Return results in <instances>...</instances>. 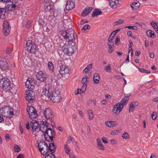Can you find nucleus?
Here are the masks:
<instances>
[{
    "instance_id": "obj_1",
    "label": "nucleus",
    "mask_w": 158,
    "mask_h": 158,
    "mask_svg": "<svg viewBox=\"0 0 158 158\" xmlns=\"http://www.w3.org/2000/svg\"><path fill=\"white\" fill-rule=\"evenodd\" d=\"M74 31L72 29H69L66 31H62L61 33V39L69 43L74 42L76 39L74 35Z\"/></svg>"
},
{
    "instance_id": "obj_2",
    "label": "nucleus",
    "mask_w": 158,
    "mask_h": 158,
    "mask_svg": "<svg viewBox=\"0 0 158 158\" xmlns=\"http://www.w3.org/2000/svg\"><path fill=\"white\" fill-rule=\"evenodd\" d=\"M77 49V45L75 42L68 43L67 45H64L63 47L64 52L69 56H71Z\"/></svg>"
},
{
    "instance_id": "obj_3",
    "label": "nucleus",
    "mask_w": 158,
    "mask_h": 158,
    "mask_svg": "<svg viewBox=\"0 0 158 158\" xmlns=\"http://www.w3.org/2000/svg\"><path fill=\"white\" fill-rule=\"evenodd\" d=\"M0 86L6 92H11L12 88L9 79L6 78H2L0 80Z\"/></svg>"
},
{
    "instance_id": "obj_4",
    "label": "nucleus",
    "mask_w": 158,
    "mask_h": 158,
    "mask_svg": "<svg viewBox=\"0 0 158 158\" xmlns=\"http://www.w3.org/2000/svg\"><path fill=\"white\" fill-rule=\"evenodd\" d=\"M38 145L39 150L41 154L46 155L49 153V147L45 142H40L38 143Z\"/></svg>"
},
{
    "instance_id": "obj_5",
    "label": "nucleus",
    "mask_w": 158,
    "mask_h": 158,
    "mask_svg": "<svg viewBox=\"0 0 158 158\" xmlns=\"http://www.w3.org/2000/svg\"><path fill=\"white\" fill-rule=\"evenodd\" d=\"M25 48L28 52L33 54L37 51L35 44L31 40H28L27 42Z\"/></svg>"
},
{
    "instance_id": "obj_6",
    "label": "nucleus",
    "mask_w": 158,
    "mask_h": 158,
    "mask_svg": "<svg viewBox=\"0 0 158 158\" xmlns=\"http://www.w3.org/2000/svg\"><path fill=\"white\" fill-rule=\"evenodd\" d=\"M49 98L52 102H57L61 98L60 93L59 90L52 91L51 92Z\"/></svg>"
},
{
    "instance_id": "obj_7",
    "label": "nucleus",
    "mask_w": 158,
    "mask_h": 158,
    "mask_svg": "<svg viewBox=\"0 0 158 158\" xmlns=\"http://www.w3.org/2000/svg\"><path fill=\"white\" fill-rule=\"evenodd\" d=\"M0 112L4 116L11 118L13 117L14 112L10 110L9 107H5L0 109Z\"/></svg>"
},
{
    "instance_id": "obj_8",
    "label": "nucleus",
    "mask_w": 158,
    "mask_h": 158,
    "mask_svg": "<svg viewBox=\"0 0 158 158\" xmlns=\"http://www.w3.org/2000/svg\"><path fill=\"white\" fill-rule=\"evenodd\" d=\"M43 115L45 118L47 120H49L50 122L53 121L54 118V115L52 110L49 108H47L44 110Z\"/></svg>"
},
{
    "instance_id": "obj_9",
    "label": "nucleus",
    "mask_w": 158,
    "mask_h": 158,
    "mask_svg": "<svg viewBox=\"0 0 158 158\" xmlns=\"http://www.w3.org/2000/svg\"><path fill=\"white\" fill-rule=\"evenodd\" d=\"M54 131L50 128H49L46 132L44 134L45 139L48 141H52L53 140V138L55 136Z\"/></svg>"
},
{
    "instance_id": "obj_10",
    "label": "nucleus",
    "mask_w": 158,
    "mask_h": 158,
    "mask_svg": "<svg viewBox=\"0 0 158 158\" xmlns=\"http://www.w3.org/2000/svg\"><path fill=\"white\" fill-rule=\"evenodd\" d=\"M6 6V8L10 11H13L18 9V3L16 1L12 0L8 2Z\"/></svg>"
},
{
    "instance_id": "obj_11",
    "label": "nucleus",
    "mask_w": 158,
    "mask_h": 158,
    "mask_svg": "<svg viewBox=\"0 0 158 158\" xmlns=\"http://www.w3.org/2000/svg\"><path fill=\"white\" fill-rule=\"evenodd\" d=\"M26 99L28 102H32L35 100V93L32 91L28 90L26 92Z\"/></svg>"
},
{
    "instance_id": "obj_12",
    "label": "nucleus",
    "mask_w": 158,
    "mask_h": 158,
    "mask_svg": "<svg viewBox=\"0 0 158 158\" xmlns=\"http://www.w3.org/2000/svg\"><path fill=\"white\" fill-rule=\"evenodd\" d=\"M27 111L29 115V117L31 119L35 118L37 116V114L36 110L32 106L28 107Z\"/></svg>"
},
{
    "instance_id": "obj_13",
    "label": "nucleus",
    "mask_w": 158,
    "mask_h": 158,
    "mask_svg": "<svg viewBox=\"0 0 158 158\" xmlns=\"http://www.w3.org/2000/svg\"><path fill=\"white\" fill-rule=\"evenodd\" d=\"M33 133H36L40 131V124L35 120H33L30 123Z\"/></svg>"
},
{
    "instance_id": "obj_14",
    "label": "nucleus",
    "mask_w": 158,
    "mask_h": 158,
    "mask_svg": "<svg viewBox=\"0 0 158 158\" xmlns=\"http://www.w3.org/2000/svg\"><path fill=\"white\" fill-rule=\"evenodd\" d=\"M10 24L7 21H4L3 23V31L5 35H7L10 33Z\"/></svg>"
},
{
    "instance_id": "obj_15",
    "label": "nucleus",
    "mask_w": 158,
    "mask_h": 158,
    "mask_svg": "<svg viewBox=\"0 0 158 158\" xmlns=\"http://www.w3.org/2000/svg\"><path fill=\"white\" fill-rule=\"evenodd\" d=\"M0 68L4 70H6L9 69V65L6 61H4L0 58Z\"/></svg>"
},
{
    "instance_id": "obj_16",
    "label": "nucleus",
    "mask_w": 158,
    "mask_h": 158,
    "mask_svg": "<svg viewBox=\"0 0 158 158\" xmlns=\"http://www.w3.org/2000/svg\"><path fill=\"white\" fill-rule=\"evenodd\" d=\"M36 85L35 82L32 79L30 80H27L25 83L26 87L29 89H33Z\"/></svg>"
},
{
    "instance_id": "obj_17",
    "label": "nucleus",
    "mask_w": 158,
    "mask_h": 158,
    "mask_svg": "<svg viewBox=\"0 0 158 158\" xmlns=\"http://www.w3.org/2000/svg\"><path fill=\"white\" fill-rule=\"evenodd\" d=\"M48 124L47 121L45 122H43L42 124L41 125L40 127V131H41L43 133H45L48 129Z\"/></svg>"
},
{
    "instance_id": "obj_18",
    "label": "nucleus",
    "mask_w": 158,
    "mask_h": 158,
    "mask_svg": "<svg viewBox=\"0 0 158 158\" xmlns=\"http://www.w3.org/2000/svg\"><path fill=\"white\" fill-rule=\"evenodd\" d=\"M37 79L40 80L41 81H45L47 79V75L45 73H43L41 71L38 72L36 75Z\"/></svg>"
},
{
    "instance_id": "obj_19",
    "label": "nucleus",
    "mask_w": 158,
    "mask_h": 158,
    "mask_svg": "<svg viewBox=\"0 0 158 158\" xmlns=\"http://www.w3.org/2000/svg\"><path fill=\"white\" fill-rule=\"evenodd\" d=\"M121 105L119 103H118L114 105L113 110L114 113L117 114H119L123 108V106Z\"/></svg>"
},
{
    "instance_id": "obj_20",
    "label": "nucleus",
    "mask_w": 158,
    "mask_h": 158,
    "mask_svg": "<svg viewBox=\"0 0 158 158\" xmlns=\"http://www.w3.org/2000/svg\"><path fill=\"white\" fill-rule=\"evenodd\" d=\"M75 6V3L72 0H68L66 4V9L67 10H72Z\"/></svg>"
},
{
    "instance_id": "obj_21",
    "label": "nucleus",
    "mask_w": 158,
    "mask_h": 158,
    "mask_svg": "<svg viewBox=\"0 0 158 158\" xmlns=\"http://www.w3.org/2000/svg\"><path fill=\"white\" fill-rule=\"evenodd\" d=\"M69 72V70L68 68L66 67L64 65L60 67L59 70L60 73L61 75L68 74Z\"/></svg>"
},
{
    "instance_id": "obj_22",
    "label": "nucleus",
    "mask_w": 158,
    "mask_h": 158,
    "mask_svg": "<svg viewBox=\"0 0 158 158\" xmlns=\"http://www.w3.org/2000/svg\"><path fill=\"white\" fill-rule=\"evenodd\" d=\"M93 8L92 7H87L83 10L81 14V15L83 17L87 16L92 11Z\"/></svg>"
},
{
    "instance_id": "obj_23",
    "label": "nucleus",
    "mask_w": 158,
    "mask_h": 158,
    "mask_svg": "<svg viewBox=\"0 0 158 158\" xmlns=\"http://www.w3.org/2000/svg\"><path fill=\"white\" fill-rule=\"evenodd\" d=\"M48 147H49V153H50L52 155V154L55 152L56 148V146L54 143H51L49 144Z\"/></svg>"
},
{
    "instance_id": "obj_24",
    "label": "nucleus",
    "mask_w": 158,
    "mask_h": 158,
    "mask_svg": "<svg viewBox=\"0 0 158 158\" xmlns=\"http://www.w3.org/2000/svg\"><path fill=\"white\" fill-rule=\"evenodd\" d=\"M105 124L108 127H113L116 126L118 123L114 121H107L106 122Z\"/></svg>"
},
{
    "instance_id": "obj_25",
    "label": "nucleus",
    "mask_w": 158,
    "mask_h": 158,
    "mask_svg": "<svg viewBox=\"0 0 158 158\" xmlns=\"http://www.w3.org/2000/svg\"><path fill=\"white\" fill-rule=\"evenodd\" d=\"M100 79V76L98 73H95L94 74L93 77V81L95 84H98L99 83Z\"/></svg>"
},
{
    "instance_id": "obj_26",
    "label": "nucleus",
    "mask_w": 158,
    "mask_h": 158,
    "mask_svg": "<svg viewBox=\"0 0 158 158\" xmlns=\"http://www.w3.org/2000/svg\"><path fill=\"white\" fill-rule=\"evenodd\" d=\"M110 40H108V43H107V45L109 48L108 52L109 53H111L114 51V46L113 42H111L110 41H109Z\"/></svg>"
},
{
    "instance_id": "obj_27",
    "label": "nucleus",
    "mask_w": 158,
    "mask_h": 158,
    "mask_svg": "<svg viewBox=\"0 0 158 158\" xmlns=\"http://www.w3.org/2000/svg\"><path fill=\"white\" fill-rule=\"evenodd\" d=\"M129 100V98L128 97H124L120 101V102H118L123 107L124 106L126 105L128 102Z\"/></svg>"
},
{
    "instance_id": "obj_28",
    "label": "nucleus",
    "mask_w": 158,
    "mask_h": 158,
    "mask_svg": "<svg viewBox=\"0 0 158 158\" xmlns=\"http://www.w3.org/2000/svg\"><path fill=\"white\" fill-rule=\"evenodd\" d=\"M102 12L99 9H94V11L93 12L92 14V17H94L97 16L98 15H101L102 14Z\"/></svg>"
},
{
    "instance_id": "obj_29",
    "label": "nucleus",
    "mask_w": 158,
    "mask_h": 158,
    "mask_svg": "<svg viewBox=\"0 0 158 158\" xmlns=\"http://www.w3.org/2000/svg\"><path fill=\"white\" fill-rule=\"evenodd\" d=\"M6 10L0 8V19H3L6 18Z\"/></svg>"
},
{
    "instance_id": "obj_30",
    "label": "nucleus",
    "mask_w": 158,
    "mask_h": 158,
    "mask_svg": "<svg viewBox=\"0 0 158 158\" xmlns=\"http://www.w3.org/2000/svg\"><path fill=\"white\" fill-rule=\"evenodd\" d=\"M146 34L148 36L152 38H153L156 36L154 31L150 30H148L146 32Z\"/></svg>"
},
{
    "instance_id": "obj_31",
    "label": "nucleus",
    "mask_w": 158,
    "mask_h": 158,
    "mask_svg": "<svg viewBox=\"0 0 158 158\" xmlns=\"http://www.w3.org/2000/svg\"><path fill=\"white\" fill-rule=\"evenodd\" d=\"M98 143V147L99 149L101 150H104V148L102 145L101 140L99 139H97Z\"/></svg>"
},
{
    "instance_id": "obj_32",
    "label": "nucleus",
    "mask_w": 158,
    "mask_h": 158,
    "mask_svg": "<svg viewBox=\"0 0 158 158\" xmlns=\"http://www.w3.org/2000/svg\"><path fill=\"white\" fill-rule=\"evenodd\" d=\"M140 5V3L139 2H135L131 5V6L133 9L134 8L135 9H136V8H138Z\"/></svg>"
},
{
    "instance_id": "obj_33",
    "label": "nucleus",
    "mask_w": 158,
    "mask_h": 158,
    "mask_svg": "<svg viewBox=\"0 0 158 158\" xmlns=\"http://www.w3.org/2000/svg\"><path fill=\"white\" fill-rule=\"evenodd\" d=\"M89 77L87 76H84L82 78L81 83L83 84H87L86 83H88V81Z\"/></svg>"
},
{
    "instance_id": "obj_34",
    "label": "nucleus",
    "mask_w": 158,
    "mask_h": 158,
    "mask_svg": "<svg viewBox=\"0 0 158 158\" xmlns=\"http://www.w3.org/2000/svg\"><path fill=\"white\" fill-rule=\"evenodd\" d=\"M44 7L46 11H49L51 9L50 4L49 3H47L44 5Z\"/></svg>"
},
{
    "instance_id": "obj_35",
    "label": "nucleus",
    "mask_w": 158,
    "mask_h": 158,
    "mask_svg": "<svg viewBox=\"0 0 158 158\" xmlns=\"http://www.w3.org/2000/svg\"><path fill=\"white\" fill-rule=\"evenodd\" d=\"M88 115L89 116V119L90 120H92L94 117V115L91 110H89L87 111Z\"/></svg>"
},
{
    "instance_id": "obj_36",
    "label": "nucleus",
    "mask_w": 158,
    "mask_h": 158,
    "mask_svg": "<svg viewBox=\"0 0 158 158\" xmlns=\"http://www.w3.org/2000/svg\"><path fill=\"white\" fill-rule=\"evenodd\" d=\"M48 67L49 70L53 72V71L54 66L51 61H49L48 64Z\"/></svg>"
},
{
    "instance_id": "obj_37",
    "label": "nucleus",
    "mask_w": 158,
    "mask_h": 158,
    "mask_svg": "<svg viewBox=\"0 0 158 158\" xmlns=\"http://www.w3.org/2000/svg\"><path fill=\"white\" fill-rule=\"evenodd\" d=\"M64 149L66 153L69 154L70 152V148L67 145L65 144L64 145Z\"/></svg>"
},
{
    "instance_id": "obj_38",
    "label": "nucleus",
    "mask_w": 158,
    "mask_h": 158,
    "mask_svg": "<svg viewBox=\"0 0 158 158\" xmlns=\"http://www.w3.org/2000/svg\"><path fill=\"white\" fill-rule=\"evenodd\" d=\"M138 69L139 71L142 73H150V72L149 71L143 69H140L139 68Z\"/></svg>"
},
{
    "instance_id": "obj_39",
    "label": "nucleus",
    "mask_w": 158,
    "mask_h": 158,
    "mask_svg": "<svg viewBox=\"0 0 158 158\" xmlns=\"http://www.w3.org/2000/svg\"><path fill=\"white\" fill-rule=\"evenodd\" d=\"M135 106L133 104L132 102L131 103L129 106V112H133V110L135 108Z\"/></svg>"
},
{
    "instance_id": "obj_40",
    "label": "nucleus",
    "mask_w": 158,
    "mask_h": 158,
    "mask_svg": "<svg viewBox=\"0 0 158 158\" xmlns=\"http://www.w3.org/2000/svg\"><path fill=\"white\" fill-rule=\"evenodd\" d=\"M111 69L110 64H108V66L105 69V70L108 73H110L111 71Z\"/></svg>"
},
{
    "instance_id": "obj_41",
    "label": "nucleus",
    "mask_w": 158,
    "mask_h": 158,
    "mask_svg": "<svg viewBox=\"0 0 158 158\" xmlns=\"http://www.w3.org/2000/svg\"><path fill=\"white\" fill-rule=\"evenodd\" d=\"M14 150L15 152H19L20 150V148L18 145H15L14 146Z\"/></svg>"
},
{
    "instance_id": "obj_42",
    "label": "nucleus",
    "mask_w": 158,
    "mask_h": 158,
    "mask_svg": "<svg viewBox=\"0 0 158 158\" xmlns=\"http://www.w3.org/2000/svg\"><path fill=\"white\" fill-rule=\"evenodd\" d=\"M157 113L156 112L153 111L152 114V118L153 120H156V118Z\"/></svg>"
},
{
    "instance_id": "obj_43",
    "label": "nucleus",
    "mask_w": 158,
    "mask_h": 158,
    "mask_svg": "<svg viewBox=\"0 0 158 158\" xmlns=\"http://www.w3.org/2000/svg\"><path fill=\"white\" fill-rule=\"evenodd\" d=\"M44 95H45L46 96H47L48 98H49L50 95L49 91L48 90H43Z\"/></svg>"
},
{
    "instance_id": "obj_44",
    "label": "nucleus",
    "mask_w": 158,
    "mask_h": 158,
    "mask_svg": "<svg viewBox=\"0 0 158 158\" xmlns=\"http://www.w3.org/2000/svg\"><path fill=\"white\" fill-rule=\"evenodd\" d=\"M87 87V84H83V85L82 86L81 89L82 92H84L86 89V88Z\"/></svg>"
},
{
    "instance_id": "obj_45",
    "label": "nucleus",
    "mask_w": 158,
    "mask_h": 158,
    "mask_svg": "<svg viewBox=\"0 0 158 158\" xmlns=\"http://www.w3.org/2000/svg\"><path fill=\"white\" fill-rule=\"evenodd\" d=\"M122 137L124 139H128L129 138V135L128 133L124 132L122 135Z\"/></svg>"
},
{
    "instance_id": "obj_46",
    "label": "nucleus",
    "mask_w": 158,
    "mask_h": 158,
    "mask_svg": "<svg viewBox=\"0 0 158 158\" xmlns=\"http://www.w3.org/2000/svg\"><path fill=\"white\" fill-rule=\"evenodd\" d=\"M125 28H128L129 29H132L135 30H137L138 29L137 27L135 26H128L125 27Z\"/></svg>"
},
{
    "instance_id": "obj_47",
    "label": "nucleus",
    "mask_w": 158,
    "mask_h": 158,
    "mask_svg": "<svg viewBox=\"0 0 158 158\" xmlns=\"http://www.w3.org/2000/svg\"><path fill=\"white\" fill-rule=\"evenodd\" d=\"M90 28V26L88 24H86L81 29L82 30H84V31H85L86 29H89V28Z\"/></svg>"
},
{
    "instance_id": "obj_48",
    "label": "nucleus",
    "mask_w": 158,
    "mask_h": 158,
    "mask_svg": "<svg viewBox=\"0 0 158 158\" xmlns=\"http://www.w3.org/2000/svg\"><path fill=\"white\" fill-rule=\"evenodd\" d=\"M124 21L122 20H119L118 21L114 22V25H117L123 23Z\"/></svg>"
},
{
    "instance_id": "obj_49",
    "label": "nucleus",
    "mask_w": 158,
    "mask_h": 158,
    "mask_svg": "<svg viewBox=\"0 0 158 158\" xmlns=\"http://www.w3.org/2000/svg\"><path fill=\"white\" fill-rule=\"evenodd\" d=\"M31 22L29 21H27L26 22V27L27 28H29L31 27Z\"/></svg>"
},
{
    "instance_id": "obj_50",
    "label": "nucleus",
    "mask_w": 158,
    "mask_h": 158,
    "mask_svg": "<svg viewBox=\"0 0 158 158\" xmlns=\"http://www.w3.org/2000/svg\"><path fill=\"white\" fill-rule=\"evenodd\" d=\"M118 131L117 130H114L111 131L110 134L111 135H115L116 134H118Z\"/></svg>"
},
{
    "instance_id": "obj_51",
    "label": "nucleus",
    "mask_w": 158,
    "mask_h": 158,
    "mask_svg": "<svg viewBox=\"0 0 158 158\" xmlns=\"http://www.w3.org/2000/svg\"><path fill=\"white\" fill-rule=\"evenodd\" d=\"M83 93L82 92V91H81V89H77V90L75 91V94L76 95H77L78 94H81L82 93Z\"/></svg>"
},
{
    "instance_id": "obj_52",
    "label": "nucleus",
    "mask_w": 158,
    "mask_h": 158,
    "mask_svg": "<svg viewBox=\"0 0 158 158\" xmlns=\"http://www.w3.org/2000/svg\"><path fill=\"white\" fill-rule=\"evenodd\" d=\"M151 24L154 29H155V28L157 27L156 23L155 22H152L151 23Z\"/></svg>"
},
{
    "instance_id": "obj_53",
    "label": "nucleus",
    "mask_w": 158,
    "mask_h": 158,
    "mask_svg": "<svg viewBox=\"0 0 158 158\" xmlns=\"http://www.w3.org/2000/svg\"><path fill=\"white\" fill-rule=\"evenodd\" d=\"M120 40V37L118 36H117L115 40V44L116 45H118V42Z\"/></svg>"
},
{
    "instance_id": "obj_54",
    "label": "nucleus",
    "mask_w": 158,
    "mask_h": 158,
    "mask_svg": "<svg viewBox=\"0 0 158 158\" xmlns=\"http://www.w3.org/2000/svg\"><path fill=\"white\" fill-rule=\"evenodd\" d=\"M68 139L67 140V143H70L72 141L73 138L71 136H69L68 137Z\"/></svg>"
},
{
    "instance_id": "obj_55",
    "label": "nucleus",
    "mask_w": 158,
    "mask_h": 158,
    "mask_svg": "<svg viewBox=\"0 0 158 158\" xmlns=\"http://www.w3.org/2000/svg\"><path fill=\"white\" fill-rule=\"evenodd\" d=\"M47 108H44L43 107L41 106L40 109V113H43L44 112V110H45V109Z\"/></svg>"
},
{
    "instance_id": "obj_56",
    "label": "nucleus",
    "mask_w": 158,
    "mask_h": 158,
    "mask_svg": "<svg viewBox=\"0 0 158 158\" xmlns=\"http://www.w3.org/2000/svg\"><path fill=\"white\" fill-rule=\"evenodd\" d=\"M47 155H46L45 158H52V156L51 154L50 153H49Z\"/></svg>"
},
{
    "instance_id": "obj_57",
    "label": "nucleus",
    "mask_w": 158,
    "mask_h": 158,
    "mask_svg": "<svg viewBox=\"0 0 158 158\" xmlns=\"http://www.w3.org/2000/svg\"><path fill=\"white\" fill-rule=\"evenodd\" d=\"M116 4V3L115 2H113L112 1L110 2V6L113 8L114 6Z\"/></svg>"
},
{
    "instance_id": "obj_58",
    "label": "nucleus",
    "mask_w": 158,
    "mask_h": 158,
    "mask_svg": "<svg viewBox=\"0 0 158 158\" xmlns=\"http://www.w3.org/2000/svg\"><path fill=\"white\" fill-rule=\"evenodd\" d=\"M102 140L103 142L105 143H108V142L106 140V138L104 137H102Z\"/></svg>"
},
{
    "instance_id": "obj_59",
    "label": "nucleus",
    "mask_w": 158,
    "mask_h": 158,
    "mask_svg": "<svg viewBox=\"0 0 158 158\" xmlns=\"http://www.w3.org/2000/svg\"><path fill=\"white\" fill-rule=\"evenodd\" d=\"M110 141L111 143L114 144H116L117 143V141L115 139H111Z\"/></svg>"
},
{
    "instance_id": "obj_60",
    "label": "nucleus",
    "mask_w": 158,
    "mask_h": 158,
    "mask_svg": "<svg viewBox=\"0 0 158 158\" xmlns=\"http://www.w3.org/2000/svg\"><path fill=\"white\" fill-rule=\"evenodd\" d=\"M112 35H111V34L110 35L108 40H110L109 41H110L111 42H113L112 40H113L114 39V36H111Z\"/></svg>"
},
{
    "instance_id": "obj_61",
    "label": "nucleus",
    "mask_w": 158,
    "mask_h": 158,
    "mask_svg": "<svg viewBox=\"0 0 158 158\" xmlns=\"http://www.w3.org/2000/svg\"><path fill=\"white\" fill-rule=\"evenodd\" d=\"M92 65L93 64H89L88 65L86 68H87V69L89 70L92 68Z\"/></svg>"
},
{
    "instance_id": "obj_62",
    "label": "nucleus",
    "mask_w": 158,
    "mask_h": 158,
    "mask_svg": "<svg viewBox=\"0 0 158 158\" xmlns=\"http://www.w3.org/2000/svg\"><path fill=\"white\" fill-rule=\"evenodd\" d=\"M49 85H45V87L44 88V89L43 90L45 91V90H48L49 91V87H48Z\"/></svg>"
},
{
    "instance_id": "obj_63",
    "label": "nucleus",
    "mask_w": 158,
    "mask_h": 158,
    "mask_svg": "<svg viewBox=\"0 0 158 158\" xmlns=\"http://www.w3.org/2000/svg\"><path fill=\"white\" fill-rule=\"evenodd\" d=\"M11 52V50L10 49L8 48L7 49L6 51V54H10Z\"/></svg>"
},
{
    "instance_id": "obj_64",
    "label": "nucleus",
    "mask_w": 158,
    "mask_h": 158,
    "mask_svg": "<svg viewBox=\"0 0 158 158\" xmlns=\"http://www.w3.org/2000/svg\"><path fill=\"white\" fill-rule=\"evenodd\" d=\"M23 155L22 154H20L17 156V158H23Z\"/></svg>"
}]
</instances>
